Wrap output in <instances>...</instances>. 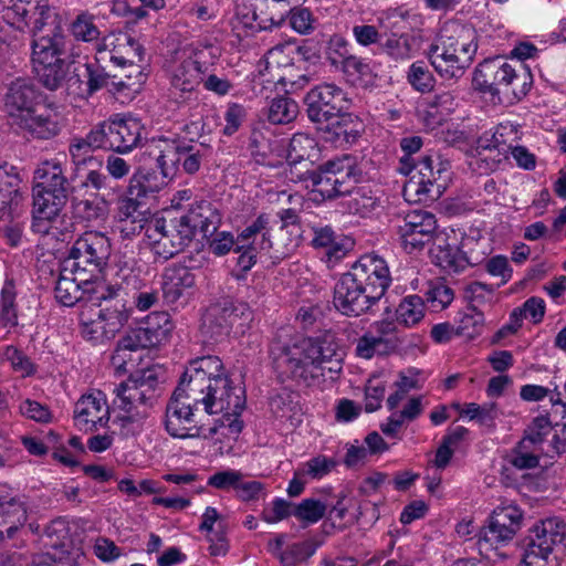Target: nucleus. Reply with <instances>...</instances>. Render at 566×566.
Masks as SVG:
<instances>
[{
  "label": "nucleus",
  "mask_w": 566,
  "mask_h": 566,
  "mask_svg": "<svg viewBox=\"0 0 566 566\" xmlns=\"http://www.w3.org/2000/svg\"><path fill=\"white\" fill-rule=\"evenodd\" d=\"M433 259L436 264L448 273H461L467 269L459 247L439 245L433 252Z\"/></svg>",
  "instance_id": "864d4df0"
},
{
  "label": "nucleus",
  "mask_w": 566,
  "mask_h": 566,
  "mask_svg": "<svg viewBox=\"0 0 566 566\" xmlns=\"http://www.w3.org/2000/svg\"><path fill=\"white\" fill-rule=\"evenodd\" d=\"M27 510L22 502L11 499L0 504V542L13 538L15 533L25 524Z\"/></svg>",
  "instance_id": "79ce46f5"
},
{
  "label": "nucleus",
  "mask_w": 566,
  "mask_h": 566,
  "mask_svg": "<svg viewBox=\"0 0 566 566\" xmlns=\"http://www.w3.org/2000/svg\"><path fill=\"white\" fill-rule=\"evenodd\" d=\"M423 145L420 136H407L400 140V148L405 153L400 159L399 171L403 175H409L413 171V167L417 165L412 159V155L418 153Z\"/></svg>",
  "instance_id": "774afa93"
},
{
  "label": "nucleus",
  "mask_w": 566,
  "mask_h": 566,
  "mask_svg": "<svg viewBox=\"0 0 566 566\" xmlns=\"http://www.w3.org/2000/svg\"><path fill=\"white\" fill-rule=\"evenodd\" d=\"M33 67L40 83L50 91L60 88L67 74V63L65 59L33 64Z\"/></svg>",
  "instance_id": "a18cd8bd"
},
{
  "label": "nucleus",
  "mask_w": 566,
  "mask_h": 566,
  "mask_svg": "<svg viewBox=\"0 0 566 566\" xmlns=\"http://www.w3.org/2000/svg\"><path fill=\"white\" fill-rule=\"evenodd\" d=\"M342 167V160H329L317 168H306L304 171L291 170V180L294 182H304L305 188H312L315 196H321L322 200H332L333 184L336 177V169Z\"/></svg>",
  "instance_id": "bb28decb"
},
{
  "label": "nucleus",
  "mask_w": 566,
  "mask_h": 566,
  "mask_svg": "<svg viewBox=\"0 0 566 566\" xmlns=\"http://www.w3.org/2000/svg\"><path fill=\"white\" fill-rule=\"evenodd\" d=\"M326 505L319 500L304 499L294 505L292 514L305 525L314 524L324 517Z\"/></svg>",
  "instance_id": "4d7b16f0"
},
{
  "label": "nucleus",
  "mask_w": 566,
  "mask_h": 566,
  "mask_svg": "<svg viewBox=\"0 0 566 566\" xmlns=\"http://www.w3.org/2000/svg\"><path fill=\"white\" fill-rule=\"evenodd\" d=\"M20 129L28 133L32 138L48 140L56 137L61 129V116L53 104L41 103L15 124Z\"/></svg>",
  "instance_id": "393cba45"
},
{
  "label": "nucleus",
  "mask_w": 566,
  "mask_h": 566,
  "mask_svg": "<svg viewBox=\"0 0 566 566\" xmlns=\"http://www.w3.org/2000/svg\"><path fill=\"white\" fill-rule=\"evenodd\" d=\"M313 231L314 237L312 239V245L314 248L325 249L328 260H339L353 249V240L337 237L334 230L328 226L314 228Z\"/></svg>",
  "instance_id": "a19ab883"
},
{
  "label": "nucleus",
  "mask_w": 566,
  "mask_h": 566,
  "mask_svg": "<svg viewBox=\"0 0 566 566\" xmlns=\"http://www.w3.org/2000/svg\"><path fill=\"white\" fill-rule=\"evenodd\" d=\"M187 391V387L178 384L166 406L165 428L174 438L186 439L200 436L195 411L201 405L191 400Z\"/></svg>",
  "instance_id": "f8f14e48"
},
{
  "label": "nucleus",
  "mask_w": 566,
  "mask_h": 566,
  "mask_svg": "<svg viewBox=\"0 0 566 566\" xmlns=\"http://www.w3.org/2000/svg\"><path fill=\"white\" fill-rule=\"evenodd\" d=\"M298 114L297 103L287 96L273 98L266 112L268 120L273 125L292 123Z\"/></svg>",
  "instance_id": "09e8293b"
},
{
  "label": "nucleus",
  "mask_w": 566,
  "mask_h": 566,
  "mask_svg": "<svg viewBox=\"0 0 566 566\" xmlns=\"http://www.w3.org/2000/svg\"><path fill=\"white\" fill-rule=\"evenodd\" d=\"M67 190L66 176L59 160H45L38 166L32 187V229L35 232H50V223L57 219L66 205Z\"/></svg>",
  "instance_id": "20e7f679"
},
{
  "label": "nucleus",
  "mask_w": 566,
  "mask_h": 566,
  "mask_svg": "<svg viewBox=\"0 0 566 566\" xmlns=\"http://www.w3.org/2000/svg\"><path fill=\"white\" fill-rule=\"evenodd\" d=\"M144 48L134 38L122 35L116 38V43L111 51L109 60L118 66L133 65L142 62Z\"/></svg>",
  "instance_id": "c03bdc74"
},
{
  "label": "nucleus",
  "mask_w": 566,
  "mask_h": 566,
  "mask_svg": "<svg viewBox=\"0 0 566 566\" xmlns=\"http://www.w3.org/2000/svg\"><path fill=\"white\" fill-rule=\"evenodd\" d=\"M74 277L61 275L55 284V298L64 306H73L77 302L90 303L92 296L96 294L97 285L101 282L85 281L81 282L76 273H72Z\"/></svg>",
  "instance_id": "f704fd0d"
},
{
  "label": "nucleus",
  "mask_w": 566,
  "mask_h": 566,
  "mask_svg": "<svg viewBox=\"0 0 566 566\" xmlns=\"http://www.w3.org/2000/svg\"><path fill=\"white\" fill-rule=\"evenodd\" d=\"M390 281L386 261L364 254L336 282L333 304L340 314L357 317L380 301Z\"/></svg>",
  "instance_id": "f03ea898"
},
{
  "label": "nucleus",
  "mask_w": 566,
  "mask_h": 566,
  "mask_svg": "<svg viewBox=\"0 0 566 566\" xmlns=\"http://www.w3.org/2000/svg\"><path fill=\"white\" fill-rule=\"evenodd\" d=\"M93 148L115 151L114 130L112 120H105L94 126L90 132Z\"/></svg>",
  "instance_id": "338daca9"
},
{
  "label": "nucleus",
  "mask_w": 566,
  "mask_h": 566,
  "mask_svg": "<svg viewBox=\"0 0 566 566\" xmlns=\"http://www.w3.org/2000/svg\"><path fill=\"white\" fill-rule=\"evenodd\" d=\"M523 510L515 503L504 500L491 513L479 533L480 551H497L509 545L522 528Z\"/></svg>",
  "instance_id": "6e6552de"
},
{
  "label": "nucleus",
  "mask_w": 566,
  "mask_h": 566,
  "mask_svg": "<svg viewBox=\"0 0 566 566\" xmlns=\"http://www.w3.org/2000/svg\"><path fill=\"white\" fill-rule=\"evenodd\" d=\"M451 99L449 94L436 96L434 101L426 107L422 114V120L427 128L434 129L447 120L449 109L441 108V106L450 103Z\"/></svg>",
  "instance_id": "bf43d9fd"
},
{
  "label": "nucleus",
  "mask_w": 566,
  "mask_h": 566,
  "mask_svg": "<svg viewBox=\"0 0 566 566\" xmlns=\"http://www.w3.org/2000/svg\"><path fill=\"white\" fill-rule=\"evenodd\" d=\"M413 36L408 33H391L380 43V50L395 61H406L411 57Z\"/></svg>",
  "instance_id": "8fccbe9b"
},
{
  "label": "nucleus",
  "mask_w": 566,
  "mask_h": 566,
  "mask_svg": "<svg viewBox=\"0 0 566 566\" xmlns=\"http://www.w3.org/2000/svg\"><path fill=\"white\" fill-rule=\"evenodd\" d=\"M436 217L424 210L409 211L398 226L401 245L407 253L420 251L430 243L436 234Z\"/></svg>",
  "instance_id": "aec40b11"
},
{
  "label": "nucleus",
  "mask_w": 566,
  "mask_h": 566,
  "mask_svg": "<svg viewBox=\"0 0 566 566\" xmlns=\"http://www.w3.org/2000/svg\"><path fill=\"white\" fill-rule=\"evenodd\" d=\"M44 102L43 94L30 78L18 77L7 87L3 97V108L8 117L15 125L34 108Z\"/></svg>",
  "instance_id": "412c9836"
},
{
  "label": "nucleus",
  "mask_w": 566,
  "mask_h": 566,
  "mask_svg": "<svg viewBox=\"0 0 566 566\" xmlns=\"http://www.w3.org/2000/svg\"><path fill=\"white\" fill-rule=\"evenodd\" d=\"M187 238L192 242L199 232L203 238L217 233L222 220V214L217 205L210 200H196L189 203L186 211L179 217L172 218Z\"/></svg>",
  "instance_id": "f3484780"
},
{
  "label": "nucleus",
  "mask_w": 566,
  "mask_h": 566,
  "mask_svg": "<svg viewBox=\"0 0 566 566\" xmlns=\"http://www.w3.org/2000/svg\"><path fill=\"white\" fill-rule=\"evenodd\" d=\"M397 322L410 327L419 323L424 315L423 300L418 295H408L396 310Z\"/></svg>",
  "instance_id": "603ef678"
},
{
  "label": "nucleus",
  "mask_w": 566,
  "mask_h": 566,
  "mask_svg": "<svg viewBox=\"0 0 566 566\" xmlns=\"http://www.w3.org/2000/svg\"><path fill=\"white\" fill-rule=\"evenodd\" d=\"M202 158L201 147L196 145L192 139L175 138L166 140V146L156 161L163 178H172L179 167L186 174H196L200 169Z\"/></svg>",
  "instance_id": "2eb2a0df"
},
{
  "label": "nucleus",
  "mask_w": 566,
  "mask_h": 566,
  "mask_svg": "<svg viewBox=\"0 0 566 566\" xmlns=\"http://www.w3.org/2000/svg\"><path fill=\"white\" fill-rule=\"evenodd\" d=\"M433 161L432 156L427 155L413 167L418 177L413 175L405 185L403 195L407 200H434L441 195V189L444 188V185L438 184V181L447 168L443 163H438V168L434 169Z\"/></svg>",
  "instance_id": "6ab92c4d"
},
{
  "label": "nucleus",
  "mask_w": 566,
  "mask_h": 566,
  "mask_svg": "<svg viewBox=\"0 0 566 566\" xmlns=\"http://www.w3.org/2000/svg\"><path fill=\"white\" fill-rule=\"evenodd\" d=\"M161 184L157 181V175L154 170L138 168L129 179L127 193L133 198L144 200L149 193L159 191Z\"/></svg>",
  "instance_id": "49530a36"
},
{
  "label": "nucleus",
  "mask_w": 566,
  "mask_h": 566,
  "mask_svg": "<svg viewBox=\"0 0 566 566\" xmlns=\"http://www.w3.org/2000/svg\"><path fill=\"white\" fill-rule=\"evenodd\" d=\"M93 150H96V148H93L88 134L83 138L72 139L69 146V154L73 165V175L70 180H75L84 169L103 172V163L101 158L92 155Z\"/></svg>",
  "instance_id": "4c0bfd02"
},
{
  "label": "nucleus",
  "mask_w": 566,
  "mask_h": 566,
  "mask_svg": "<svg viewBox=\"0 0 566 566\" xmlns=\"http://www.w3.org/2000/svg\"><path fill=\"white\" fill-rule=\"evenodd\" d=\"M473 84L475 90L496 97L500 103L513 104L527 95L533 75L523 63L495 56L476 66Z\"/></svg>",
  "instance_id": "7ed1b4c3"
},
{
  "label": "nucleus",
  "mask_w": 566,
  "mask_h": 566,
  "mask_svg": "<svg viewBox=\"0 0 566 566\" xmlns=\"http://www.w3.org/2000/svg\"><path fill=\"white\" fill-rule=\"evenodd\" d=\"M239 14L245 25L255 30H270L281 25L286 17L287 10L277 7L274 0H249Z\"/></svg>",
  "instance_id": "a878e982"
},
{
  "label": "nucleus",
  "mask_w": 566,
  "mask_h": 566,
  "mask_svg": "<svg viewBox=\"0 0 566 566\" xmlns=\"http://www.w3.org/2000/svg\"><path fill=\"white\" fill-rule=\"evenodd\" d=\"M426 55L436 72L443 78H459L470 66L465 59L450 52L439 41L429 46Z\"/></svg>",
  "instance_id": "72a5a7b5"
},
{
  "label": "nucleus",
  "mask_w": 566,
  "mask_h": 566,
  "mask_svg": "<svg viewBox=\"0 0 566 566\" xmlns=\"http://www.w3.org/2000/svg\"><path fill=\"white\" fill-rule=\"evenodd\" d=\"M223 364L218 356H202L192 359L186 367L179 384L188 388V397L195 398L201 392L202 387L212 382L222 374Z\"/></svg>",
  "instance_id": "b1692460"
},
{
  "label": "nucleus",
  "mask_w": 566,
  "mask_h": 566,
  "mask_svg": "<svg viewBox=\"0 0 566 566\" xmlns=\"http://www.w3.org/2000/svg\"><path fill=\"white\" fill-rule=\"evenodd\" d=\"M250 316L248 304L223 298L210 305L202 316L200 335L206 344H220L224 342L234 323L242 317Z\"/></svg>",
  "instance_id": "9d476101"
},
{
  "label": "nucleus",
  "mask_w": 566,
  "mask_h": 566,
  "mask_svg": "<svg viewBox=\"0 0 566 566\" xmlns=\"http://www.w3.org/2000/svg\"><path fill=\"white\" fill-rule=\"evenodd\" d=\"M75 424L80 430L94 431L107 426L108 408L94 395L82 396L74 408Z\"/></svg>",
  "instance_id": "7c9ffc66"
},
{
  "label": "nucleus",
  "mask_w": 566,
  "mask_h": 566,
  "mask_svg": "<svg viewBox=\"0 0 566 566\" xmlns=\"http://www.w3.org/2000/svg\"><path fill=\"white\" fill-rule=\"evenodd\" d=\"M342 160V167L336 169V177L332 180L333 191L332 200L342 196H347L348 192L354 191V187L356 186V179L353 175V167L350 165V159L345 157Z\"/></svg>",
  "instance_id": "13d9d810"
},
{
  "label": "nucleus",
  "mask_w": 566,
  "mask_h": 566,
  "mask_svg": "<svg viewBox=\"0 0 566 566\" xmlns=\"http://www.w3.org/2000/svg\"><path fill=\"white\" fill-rule=\"evenodd\" d=\"M201 53H196L177 64L170 76V94L177 102H186L203 81L208 66L200 60Z\"/></svg>",
  "instance_id": "4be33fe9"
},
{
  "label": "nucleus",
  "mask_w": 566,
  "mask_h": 566,
  "mask_svg": "<svg viewBox=\"0 0 566 566\" xmlns=\"http://www.w3.org/2000/svg\"><path fill=\"white\" fill-rule=\"evenodd\" d=\"M360 122L357 116L347 111L340 112L333 119L317 124L322 138L336 147L352 145L359 137Z\"/></svg>",
  "instance_id": "cd10ccee"
},
{
  "label": "nucleus",
  "mask_w": 566,
  "mask_h": 566,
  "mask_svg": "<svg viewBox=\"0 0 566 566\" xmlns=\"http://www.w3.org/2000/svg\"><path fill=\"white\" fill-rule=\"evenodd\" d=\"M196 283L192 271L185 265H171L163 275V295L167 303H176Z\"/></svg>",
  "instance_id": "c9c22d12"
},
{
  "label": "nucleus",
  "mask_w": 566,
  "mask_h": 566,
  "mask_svg": "<svg viewBox=\"0 0 566 566\" xmlns=\"http://www.w3.org/2000/svg\"><path fill=\"white\" fill-rule=\"evenodd\" d=\"M15 297V280L7 275L0 294V322L4 326H15L18 324Z\"/></svg>",
  "instance_id": "de8ad7c7"
},
{
  "label": "nucleus",
  "mask_w": 566,
  "mask_h": 566,
  "mask_svg": "<svg viewBox=\"0 0 566 566\" xmlns=\"http://www.w3.org/2000/svg\"><path fill=\"white\" fill-rule=\"evenodd\" d=\"M18 20L29 28L33 36L63 31L57 12L46 3H17L13 9Z\"/></svg>",
  "instance_id": "5701e85b"
},
{
  "label": "nucleus",
  "mask_w": 566,
  "mask_h": 566,
  "mask_svg": "<svg viewBox=\"0 0 566 566\" xmlns=\"http://www.w3.org/2000/svg\"><path fill=\"white\" fill-rule=\"evenodd\" d=\"M331 64L336 67L340 66L343 73L353 82L363 81L371 75V67L369 63L356 55H349L342 60L331 56Z\"/></svg>",
  "instance_id": "6e6d98bb"
},
{
  "label": "nucleus",
  "mask_w": 566,
  "mask_h": 566,
  "mask_svg": "<svg viewBox=\"0 0 566 566\" xmlns=\"http://www.w3.org/2000/svg\"><path fill=\"white\" fill-rule=\"evenodd\" d=\"M484 327V315L475 307L470 308L469 313H465L459 324L457 325L458 336L472 339L480 335Z\"/></svg>",
  "instance_id": "e2e57ef3"
},
{
  "label": "nucleus",
  "mask_w": 566,
  "mask_h": 566,
  "mask_svg": "<svg viewBox=\"0 0 566 566\" xmlns=\"http://www.w3.org/2000/svg\"><path fill=\"white\" fill-rule=\"evenodd\" d=\"M107 179L103 172L86 171L85 178L73 185V180L66 177V202L71 201L72 214L76 220L92 222L104 219L105 205L97 191L106 187Z\"/></svg>",
  "instance_id": "1a4fd4ad"
},
{
  "label": "nucleus",
  "mask_w": 566,
  "mask_h": 566,
  "mask_svg": "<svg viewBox=\"0 0 566 566\" xmlns=\"http://www.w3.org/2000/svg\"><path fill=\"white\" fill-rule=\"evenodd\" d=\"M272 365L277 376L308 384L310 380L331 374H339L343 369L344 352L336 342V335L324 331L315 337H306L294 343L280 339L272 342L270 347Z\"/></svg>",
  "instance_id": "f257e3e1"
},
{
  "label": "nucleus",
  "mask_w": 566,
  "mask_h": 566,
  "mask_svg": "<svg viewBox=\"0 0 566 566\" xmlns=\"http://www.w3.org/2000/svg\"><path fill=\"white\" fill-rule=\"evenodd\" d=\"M321 157V150L315 138L304 133H296L290 140L287 161L291 170L304 171L306 168H314Z\"/></svg>",
  "instance_id": "473e14b6"
},
{
  "label": "nucleus",
  "mask_w": 566,
  "mask_h": 566,
  "mask_svg": "<svg viewBox=\"0 0 566 566\" xmlns=\"http://www.w3.org/2000/svg\"><path fill=\"white\" fill-rule=\"evenodd\" d=\"M80 332L84 339L93 344H102L115 335L108 333L105 322L95 312V303H83L78 314Z\"/></svg>",
  "instance_id": "58836bf2"
},
{
  "label": "nucleus",
  "mask_w": 566,
  "mask_h": 566,
  "mask_svg": "<svg viewBox=\"0 0 566 566\" xmlns=\"http://www.w3.org/2000/svg\"><path fill=\"white\" fill-rule=\"evenodd\" d=\"M126 293L120 287L106 285L104 282L97 285L90 303H95V312L105 322L109 334H116L127 323L129 308L126 303Z\"/></svg>",
  "instance_id": "a211bd4d"
},
{
  "label": "nucleus",
  "mask_w": 566,
  "mask_h": 566,
  "mask_svg": "<svg viewBox=\"0 0 566 566\" xmlns=\"http://www.w3.org/2000/svg\"><path fill=\"white\" fill-rule=\"evenodd\" d=\"M553 424L549 415H541L535 417L531 423L525 428L522 442L542 450L541 446L545 437L553 430Z\"/></svg>",
  "instance_id": "5fc2aeb1"
},
{
  "label": "nucleus",
  "mask_w": 566,
  "mask_h": 566,
  "mask_svg": "<svg viewBox=\"0 0 566 566\" xmlns=\"http://www.w3.org/2000/svg\"><path fill=\"white\" fill-rule=\"evenodd\" d=\"M21 178L14 166H0V209L15 210L22 200Z\"/></svg>",
  "instance_id": "ea45409f"
},
{
  "label": "nucleus",
  "mask_w": 566,
  "mask_h": 566,
  "mask_svg": "<svg viewBox=\"0 0 566 566\" xmlns=\"http://www.w3.org/2000/svg\"><path fill=\"white\" fill-rule=\"evenodd\" d=\"M163 391L164 371L160 367L138 370L117 385L114 389L115 403L125 412L118 417L122 427L142 422L149 417Z\"/></svg>",
  "instance_id": "39448f33"
},
{
  "label": "nucleus",
  "mask_w": 566,
  "mask_h": 566,
  "mask_svg": "<svg viewBox=\"0 0 566 566\" xmlns=\"http://www.w3.org/2000/svg\"><path fill=\"white\" fill-rule=\"evenodd\" d=\"M408 81L415 90L421 93L432 91L436 83L432 73L421 61L415 62L410 65Z\"/></svg>",
  "instance_id": "680f3d73"
},
{
  "label": "nucleus",
  "mask_w": 566,
  "mask_h": 566,
  "mask_svg": "<svg viewBox=\"0 0 566 566\" xmlns=\"http://www.w3.org/2000/svg\"><path fill=\"white\" fill-rule=\"evenodd\" d=\"M297 247L296 240L289 239L287 242H272L265 234L260 242V252H256L255 242H249L247 245L237 247L235 252L240 253L237 259L238 271L233 270L235 279L242 280L248 271L260 261L265 266L275 265L290 256Z\"/></svg>",
  "instance_id": "ddd939ff"
},
{
  "label": "nucleus",
  "mask_w": 566,
  "mask_h": 566,
  "mask_svg": "<svg viewBox=\"0 0 566 566\" xmlns=\"http://www.w3.org/2000/svg\"><path fill=\"white\" fill-rule=\"evenodd\" d=\"M149 214L144 200L126 193V197L119 201L117 212V229L120 238L129 239L140 233L148 222Z\"/></svg>",
  "instance_id": "c756f323"
},
{
  "label": "nucleus",
  "mask_w": 566,
  "mask_h": 566,
  "mask_svg": "<svg viewBox=\"0 0 566 566\" xmlns=\"http://www.w3.org/2000/svg\"><path fill=\"white\" fill-rule=\"evenodd\" d=\"M482 245L483 242L474 237L467 235L462 238L459 249L467 268L476 266L485 260L486 252L482 249Z\"/></svg>",
  "instance_id": "0e129e2a"
},
{
  "label": "nucleus",
  "mask_w": 566,
  "mask_h": 566,
  "mask_svg": "<svg viewBox=\"0 0 566 566\" xmlns=\"http://www.w3.org/2000/svg\"><path fill=\"white\" fill-rule=\"evenodd\" d=\"M155 231L159 233V238L153 243V252L165 261L175 256L191 243L184 231L177 227L174 219H170L168 223L165 220L157 221Z\"/></svg>",
  "instance_id": "2f4dec72"
},
{
  "label": "nucleus",
  "mask_w": 566,
  "mask_h": 566,
  "mask_svg": "<svg viewBox=\"0 0 566 566\" xmlns=\"http://www.w3.org/2000/svg\"><path fill=\"white\" fill-rule=\"evenodd\" d=\"M566 539V523L560 517L536 522L521 542L522 566H548L554 549Z\"/></svg>",
  "instance_id": "0eeeda50"
},
{
  "label": "nucleus",
  "mask_w": 566,
  "mask_h": 566,
  "mask_svg": "<svg viewBox=\"0 0 566 566\" xmlns=\"http://www.w3.org/2000/svg\"><path fill=\"white\" fill-rule=\"evenodd\" d=\"M174 329V323L167 312H154L144 326L130 329L117 343V352H135L151 348L166 343Z\"/></svg>",
  "instance_id": "dca6fc26"
},
{
  "label": "nucleus",
  "mask_w": 566,
  "mask_h": 566,
  "mask_svg": "<svg viewBox=\"0 0 566 566\" xmlns=\"http://www.w3.org/2000/svg\"><path fill=\"white\" fill-rule=\"evenodd\" d=\"M72 35L80 41L92 42L98 39L101 32L94 23V17L87 12L78 14L71 23Z\"/></svg>",
  "instance_id": "052dcab7"
},
{
  "label": "nucleus",
  "mask_w": 566,
  "mask_h": 566,
  "mask_svg": "<svg viewBox=\"0 0 566 566\" xmlns=\"http://www.w3.org/2000/svg\"><path fill=\"white\" fill-rule=\"evenodd\" d=\"M103 57L96 56L93 61H87L83 64V77L86 84V93L92 96L96 92L108 87L111 75L101 65Z\"/></svg>",
  "instance_id": "3c124183"
},
{
  "label": "nucleus",
  "mask_w": 566,
  "mask_h": 566,
  "mask_svg": "<svg viewBox=\"0 0 566 566\" xmlns=\"http://www.w3.org/2000/svg\"><path fill=\"white\" fill-rule=\"evenodd\" d=\"M538 451L541 450L520 441L513 450L511 463L520 470L534 469L539 463Z\"/></svg>",
  "instance_id": "69168bd1"
},
{
  "label": "nucleus",
  "mask_w": 566,
  "mask_h": 566,
  "mask_svg": "<svg viewBox=\"0 0 566 566\" xmlns=\"http://www.w3.org/2000/svg\"><path fill=\"white\" fill-rule=\"evenodd\" d=\"M350 101L343 88L323 83L311 88L304 96L306 114L314 124H324L349 108Z\"/></svg>",
  "instance_id": "4468645a"
},
{
  "label": "nucleus",
  "mask_w": 566,
  "mask_h": 566,
  "mask_svg": "<svg viewBox=\"0 0 566 566\" xmlns=\"http://www.w3.org/2000/svg\"><path fill=\"white\" fill-rule=\"evenodd\" d=\"M112 124L116 153H127L138 145L143 128L138 120L119 118L112 119Z\"/></svg>",
  "instance_id": "37998d69"
},
{
  "label": "nucleus",
  "mask_w": 566,
  "mask_h": 566,
  "mask_svg": "<svg viewBox=\"0 0 566 566\" xmlns=\"http://www.w3.org/2000/svg\"><path fill=\"white\" fill-rule=\"evenodd\" d=\"M190 399L200 402L209 415L240 416L245 407V390L241 386H233L228 376L217 377L212 382L202 387L196 399Z\"/></svg>",
  "instance_id": "9b49d317"
},
{
  "label": "nucleus",
  "mask_w": 566,
  "mask_h": 566,
  "mask_svg": "<svg viewBox=\"0 0 566 566\" xmlns=\"http://www.w3.org/2000/svg\"><path fill=\"white\" fill-rule=\"evenodd\" d=\"M112 253L111 240L99 231H85L69 250L66 264L81 282H102L101 275Z\"/></svg>",
  "instance_id": "423d86ee"
},
{
  "label": "nucleus",
  "mask_w": 566,
  "mask_h": 566,
  "mask_svg": "<svg viewBox=\"0 0 566 566\" xmlns=\"http://www.w3.org/2000/svg\"><path fill=\"white\" fill-rule=\"evenodd\" d=\"M65 35L63 31L36 35L32 38V62L33 64L63 60L65 53Z\"/></svg>",
  "instance_id": "e433bc0d"
},
{
  "label": "nucleus",
  "mask_w": 566,
  "mask_h": 566,
  "mask_svg": "<svg viewBox=\"0 0 566 566\" xmlns=\"http://www.w3.org/2000/svg\"><path fill=\"white\" fill-rule=\"evenodd\" d=\"M438 41L471 65L478 50L475 30L472 27L458 22L448 23L441 30Z\"/></svg>",
  "instance_id": "c85d7f7f"
}]
</instances>
